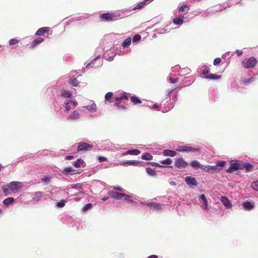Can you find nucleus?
Masks as SVG:
<instances>
[{
  "label": "nucleus",
  "mask_w": 258,
  "mask_h": 258,
  "mask_svg": "<svg viewBox=\"0 0 258 258\" xmlns=\"http://www.w3.org/2000/svg\"><path fill=\"white\" fill-rule=\"evenodd\" d=\"M257 60L254 57H250L244 59L242 61V66L246 69L253 68L257 64Z\"/></svg>",
  "instance_id": "f257e3e1"
},
{
  "label": "nucleus",
  "mask_w": 258,
  "mask_h": 258,
  "mask_svg": "<svg viewBox=\"0 0 258 258\" xmlns=\"http://www.w3.org/2000/svg\"><path fill=\"white\" fill-rule=\"evenodd\" d=\"M100 18L102 20L106 21L115 20L116 19V16L114 13H103L100 16Z\"/></svg>",
  "instance_id": "f03ea898"
},
{
  "label": "nucleus",
  "mask_w": 258,
  "mask_h": 258,
  "mask_svg": "<svg viewBox=\"0 0 258 258\" xmlns=\"http://www.w3.org/2000/svg\"><path fill=\"white\" fill-rule=\"evenodd\" d=\"M23 186V184L21 182L13 181L10 183L9 187L11 190L14 191L21 189Z\"/></svg>",
  "instance_id": "7ed1b4c3"
},
{
  "label": "nucleus",
  "mask_w": 258,
  "mask_h": 258,
  "mask_svg": "<svg viewBox=\"0 0 258 258\" xmlns=\"http://www.w3.org/2000/svg\"><path fill=\"white\" fill-rule=\"evenodd\" d=\"M185 181L190 187L197 186L198 184L196 179L192 176H186L185 177Z\"/></svg>",
  "instance_id": "20e7f679"
},
{
  "label": "nucleus",
  "mask_w": 258,
  "mask_h": 258,
  "mask_svg": "<svg viewBox=\"0 0 258 258\" xmlns=\"http://www.w3.org/2000/svg\"><path fill=\"white\" fill-rule=\"evenodd\" d=\"M230 166L228 169L226 170L227 172L232 173L234 171L238 170V161L232 160L230 162Z\"/></svg>",
  "instance_id": "39448f33"
},
{
  "label": "nucleus",
  "mask_w": 258,
  "mask_h": 258,
  "mask_svg": "<svg viewBox=\"0 0 258 258\" xmlns=\"http://www.w3.org/2000/svg\"><path fill=\"white\" fill-rule=\"evenodd\" d=\"M92 146L86 143L85 142H82L79 144L78 148H77V151H88L90 149L92 148Z\"/></svg>",
  "instance_id": "423d86ee"
},
{
  "label": "nucleus",
  "mask_w": 258,
  "mask_h": 258,
  "mask_svg": "<svg viewBox=\"0 0 258 258\" xmlns=\"http://www.w3.org/2000/svg\"><path fill=\"white\" fill-rule=\"evenodd\" d=\"M108 195L112 198L117 200H120L122 198L123 193L117 192L112 190H109L108 192Z\"/></svg>",
  "instance_id": "0eeeda50"
},
{
  "label": "nucleus",
  "mask_w": 258,
  "mask_h": 258,
  "mask_svg": "<svg viewBox=\"0 0 258 258\" xmlns=\"http://www.w3.org/2000/svg\"><path fill=\"white\" fill-rule=\"evenodd\" d=\"M147 206L152 207L153 210L158 211L162 209V207L164 206V205L153 202L147 203Z\"/></svg>",
  "instance_id": "6e6552de"
},
{
  "label": "nucleus",
  "mask_w": 258,
  "mask_h": 258,
  "mask_svg": "<svg viewBox=\"0 0 258 258\" xmlns=\"http://www.w3.org/2000/svg\"><path fill=\"white\" fill-rule=\"evenodd\" d=\"M44 41V39L38 37L35 39H34L31 43L30 48H34L35 47H36L38 44L40 43L43 42Z\"/></svg>",
  "instance_id": "1a4fd4ad"
},
{
  "label": "nucleus",
  "mask_w": 258,
  "mask_h": 258,
  "mask_svg": "<svg viewBox=\"0 0 258 258\" xmlns=\"http://www.w3.org/2000/svg\"><path fill=\"white\" fill-rule=\"evenodd\" d=\"M243 208L247 210H251L254 208L253 202H251L248 201L243 202L242 203Z\"/></svg>",
  "instance_id": "9d476101"
},
{
  "label": "nucleus",
  "mask_w": 258,
  "mask_h": 258,
  "mask_svg": "<svg viewBox=\"0 0 258 258\" xmlns=\"http://www.w3.org/2000/svg\"><path fill=\"white\" fill-rule=\"evenodd\" d=\"M130 96L131 95L130 93L126 92H123L121 94L119 97H115L114 100L115 101H121L123 99L127 100L128 99V97H130Z\"/></svg>",
  "instance_id": "9b49d317"
},
{
  "label": "nucleus",
  "mask_w": 258,
  "mask_h": 258,
  "mask_svg": "<svg viewBox=\"0 0 258 258\" xmlns=\"http://www.w3.org/2000/svg\"><path fill=\"white\" fill-rule=\"evenodd\" d=\"M63 171L66 174H75L77 173H80V172L78 170L73 169L72 167H67L64 168Z\"/></svg>",
  "instance_id": "f8f14e48"
},
{
  "label": "nucleus",
  "mask_w": 258,
  "mask_h": 258,
  "mask_svg": "<svg viewBox=\"0 0 258 258\" xmlns=\"http://www.w3.org/2000/svg\"><path fill=\"white\" fill-rule=\"evenodd\" d=\"M50 30L49 27H44L39 28L36 32L35 34L37 36H41L44 33H47Z\"/></svg>",
  "instance_id": "ddd939ff"
},
{
  "label": "nucleus",
  "mask_w": 258,
  "mask_h": 258,
  "mask_svg": "<svg viewBox=\"0 0 258 258\" xmlns=\"http://www.w3.org/2000/svg\"><path fill=\"white\" fill-rule=\"evenodd\" d=\"M80 114L77 111H74L68 117L69 120H77L80 118Z\"/></svg>",
  "instance_id": "4468645a"
},
{
  "label": "nucleus",
  "mask_w": 258,
  "mask_h": 258,
  "mask_svg": "<svg viewBox=\"0 0 258 258\" xmlns=\"http://www.w3.org/2000/svg\"><path fill=\"white\" fill-rule=\"evenodd\" d=\"M221 202L227 208H230L232 207L229 199L225 196L221 197Z\"/></svg>",
  "instance_id": "2eb2a0df"
},
{
  "label": "nucleus",
  "mask_w": 258,
  "mask_h": 258,
  "mask_svg": "<svg viewBox=\"0 0 258 258\" xmlns=\"http://www.w3.org/2000/svg\"><path fill=\"white\" fill-rule=\"evenodd\" d=\"M121 101H115L114 105L117 107V109L119 111H126L127 110V108L126 107H125L124 105H122L120 104Z\"/></svg>",
  "instance_id": "dca6fc26"
},
{
  "label": "nucleus",
  "mask_w": 258,
  "mask_h": 258,
  "mask_svg": "<svg viewBox=\"0 0 258 258\" xmlns=\"http://www.w3.org/2000/svg\"><path fill=\"white\" fill-rule=\"evenodd\" d=\"M141 153V151L138 149H133L127 151L126 152L123 153V155H137Z\"/></svg>",
  "instance_id": "f3484780"
},
{
  "label": "nucleus",
  "mask_w": 258,
  "mask_h": 258,
  "mask_svg": "<svg viewBox=\"0 0 258 258\" xmlns=\"http://www.w3.org/2000/svg\"><path fill=\"white\" fill-rule=\"evenodd\" d=\"M43 196V192L42 191H37L35 193L33 198V200L36 201H40Z\"/></svg>",
  "instance_id": "a211bd4d"
},
{
  "label": "nucleus",
  "mask_w": 258,
  "mask_h": 258,
  "mask_svg": "<svg viewBox=\"0 0 258 258\" xmlns=\"http://www.w3.org/2000/svg\"><path fill=\"white\" fill-rule=\"evenodd\" d=\"M176 154V152L174 151L170 150H165L163 151V155L164 156H169L170 157L174 156Z\"/></svg>",
  "instance_id": "6ab92c4d"
},
{
  "label": "nucleus",
  "mask_w": 258,
  "mask_h": 258,
  "mask_svg": "<svg viewBox=\"0 0 258 258\" xmlns=\"http://www.w3.org/2000/svg\"><path fill=\"white\" fill-rule=\"evenodd\" d=\"M61 94L62 96L66 98H70L72 96L71 91L66 89H62Z\"/></svg>",
  "instance_id": "aec40b11"
},
{
  "label": "nucleus",
  "mask_w": 258,
  "mask_h": 258,
  "mask_svg": "<svg viewBox=\"0 0 258 258\" xmlns=\"http://www.w3.org/2000/svg\"><path fill=\"white\" fill-rule=\"evenodd\" d=\"M200 198L202 200V201H203V203H204L203 207H204L205 209L207 210L208 207V201L207 200L206 197H205V196L204 195L202 194L201 195Z\"/></svg>",
  "instance_id": "412c9836"
},
{
  "label": "nucleus",
  "mask_w": 258,
  "mask_h": 258,
  "mask_svg": "<svg viewBox=\"0 0 258 258\" xmlns=\"http://www.w3.org/2000/svg\"><path fill=\"white\" fill-rule=\"evenodd\" d=\"M194 150V149L188 147H178V152H189Z\"/></svg>",
  "instance_id": "4be33fe9"
},
{
  "label": "nucleus",
  "mask_w": 258,
  "mask_h": 258,
  "mask_svg": "<svg viewBox=\"0 0 258 258\" xmlns=\"http://www.w3.org/2000/svg\"><path fill=\"white\" fill-rule=\"evenodd\" d=\"M113 94L112 92H108L105 95V99L106 101H108L109 102L111 103L112 102V97H113Z\"/></svg>",
  "instance_id": "5701e85b"
},
{
  "label": "nucleus",
  "mask_w": 258,
  "mask_h": 258,
  "mask_svg": "<svg viewBox=\"0 0 258 258\" xmlns=\"http://www.w3.org/2000/svg\"><path fill=\"white\" fill-rule=\"evenodd\" d=\"M146 172L149 174L150 176H154L157 175V172L156 170L152 169L150 167H148L146 168Z\"/></svg>",
  "instance_id": "b1692460"
},
{
  "label": "nucleus",
  "mask_w": 258,
  "mask_h": 258,
  "mask_svg": "<svg viewBox=\"0 0 258 258\" xmlns=\"http://www.w3.org/2000/svg\"><path fill=\"white\" fill-rule=\"evenodd\" d=\"M130 99H131V102H133L135 104H139L142 102L141 100L136 96H131L130 97Z\"/></svg>",
  "instance_id": "393cba45"
},
{
  "label": "nucleus",
  "mask_w": 258,
  "mask_h": 258,
  "mask_svg": "<svg viewBox=\"0 0 258 258\" xmlns=\"http://www.w3.org/2000/svg\"><path fill=\"white\" fill-rule=\"evenodd\" d=\"M187 165V162L184 161L182 158H178V168L185 167Z\"/></svg>",
  "instance_id": "a878e982"
},
{
  "label": "nucleus",
  "mask_w": 258,
  "mask_h": 258,
  "mask_svg": "<svg viewBox=\"0 0 258 258\" xmlns=\"http://www.w3.org/2000/svg\"><path fill=\"white\" fill-rule=\"evenodd\" d=\"M14 202V199L12 197H9L4 200L3 204L5 205H8L9 204L13 203Z\"/></svg>",
  "instance_id": "bb28decb"
},
{
  "label": "nucleus",
  "mask_w": 258,
  "mask_h": 258,
  "mask_svg": "<svg viewBox=\"0 0 258 258\" xmlns=\"http://www.w3.org/2000/svg\"><path fill=\"white\" fill-rule=\"evenodd\" d=\"M142 159L143 160H151L153 159V156L149 153H146L142 155Z\"/></svg>",
  "instance_id": "cd10ccee"
},
{
  "label": "nucleus",
  "mask_w": 258,
  "mask_h": 258,
  "mask_svg": "<svg viewBox=\"0 0 258 258\" xmlns=\"http://www.w3.org/2000/svg\"><path fill=\"white\" fill-rule=\"evenodd\" d=\"M190 165L192 167L194 168H200V163L197 160H194L190 162Z\"/></svg>",
  "instance_id": "c85d7f7f"
},
{
  "label": "nucleus",
  "mask_w": 258,
  "mask_h": 258,
  "mask_svg": "<svg viewBox=\"0 0 258 258\" xmlns=\"http://www.w3.org/2000/svg\"><path fill=\"white\" fill-rule=\"evenodd\" d=\"M200 168L203 171L208 172H212L211 167L210 165H201L200 166Z\"/></svg>",
  "instance_id": "c756f323"
},
{
  "label": "nucleus",
  "mask_w": 258,
  "mask_h": 258,
  "mask_svg": "<svg viewBox=\"0 0 258 258\" xmlns=\"http://www.w3.org/2000/svg\"><path fill=\"white\" fill-rule=\"evenodd\" d=\"M131 43V38H126L122 44V46L123 47H128Z\"/></svg>",
  "instance_id": "7c9ffc66"
},
{
  "label": "nucleus",
  "mask_w": 258,
  "mask_h": 258,
  "mask_svg": "<svg viewBox=\"0 0 258 258\" xmlns=\"http://www.w3.org/2000/svg\"><path fill=\"white\" fill-rule=\"evenodd\" d=\"M146 3L145 2V1L144 2H142L140 3L139 4H138L136 6H135L133 10H137L141 9L144 6V5H145Z\"/></svg>",
  "instance_id": "2f4dec72"
},
{
  "label": "nucleus",
  "mask_w": 258,
  "mask_h": 258,
  "mask_svg": "<svg viewBox=\"0 0 258 258\" xmlns=\"http://www.w3.org/2000/svg\"><path fill=\"white\" fill-rule=\"evenodd\" d=\"M221 78L220 75H216V74H209L208 79L210 80H217Z\"/></svg>",
  "instance_id": "473e14b6"
},
{
  "label": "nucleus",
  "mask_w": 258,
  "mask_h": 258,
  "mask_svg": "<svg viewBox=\"0 0 258 258\" xmlns=\"http://www.w3.org/2000/svg\"><path fill=\"white\" fill-rule=\"evenodd\" d=\"M253 168V166L249 163H246L244 167V169L247 172L250 171Z\"/></svg>",
  "instance_id": "72a5a7b5"
},
{
  "label": "nucleus",
  "mask_w": 258,
  "mask_h": 258,
  "mask_svg": "<svg viewBox=\"0 0 258 258\" xmlns=\"http://www.w3.org/2000/svg\"><path fill=\"white\" fill-rule=\"evenodd\" d=\"M83 163V160L81 159H77L74 163V166L79 168Z\"/></svg>",
  "instance_id": "f704fd0d"
},
{
  "label": "nucleus",
  "mask_w": 258,
  "mask_h": 258,
  "mask_svg": "<svg viewBox=\"0 0 258 258\" xmlns=\"http://www.w3.org/2000/svg\"><path fill=\"white\" fill-rule=\"evenodd\" d=\"M189 6H188L186 5H183L181 6L179 8V11L181 12H185L189 10Z\"/></svg>",
  "instance_id": "c9c22d12"
},
{
  "label": "nucleus",
  "mask_w": 258,
  "mask_h": 258,
  "mask_svg": "<svg viewBox=\"0 0 258 258\" xmlns=\"http://www.w3.org/2000/svg\"><path fill=\"white\" fill-rule=\"evenodd\" d=\"M122 198H123V200L127 202H133L130 195L123 193V196H122Z\"/></svg>",
  "instance_id": "e433bc0d"
},
{
  "label": "nucleus",
  "mask_w": 258,
  "mask_h": 258,
  "mask_svg": "<svg viewBox=\"0 0 258 258\" xmlns=\"http://www.w3.org/2000/svg\"><path fill=\"white\" fill-rule=\"evenodd\" d=\"M160 163L163 165H169L172 163V160L170 158H167L165 160L160 161Z\"/></svg>",
  "instance_id": "4c0bfd02"
},
{
  "label": "nucleus",
  "mask_w": 258,
  "mask_h": 258,
  "mask_svg": "<svg viewBox=\"0 0 258 258\" xmlns=\"http://www.w3.org/2000/svg\"><path fill=\"white\" fill-rule=\"evenodd\" d=\"M245 164L246 163H244L241 161H238V169L244 170Z\"/></svg>",
  "instance_id": "58836bf2"
},
{
  "label": "nucleus",
  "mask_w": 258,
  "mask_h": 258,
  "mask_svg": "<svg viewBox=\"0 0 258 258\" xmlns=\"http://www.w3.org/2000/svg\"><path fill=\"white\" fill-rule=\"evenodd\" d=\"M202 74L205 76V78L208 79L209 74H210V72H209V69L206 68V69H204Z\"/></svg>",
  "instance_id": "ea45409f"
},
{
  "label": "nucleus",
  "mask_w": 258,
  "mask_h": 258,
  "mask_svg": "<svg viewBox=\"0 0 258 258\" xmlns=\"http://www.w3.org/2000/svg\"><path fill=\"white\" fill-rule=\"evenodd\" d=\"M51 179V177L44 176V177L41 179V181L45 182L46 184H48L50 182Z\"/></svg>",
  "instance_id": "a19ab883"
},
{
  "label": "nucleus",
  "mask_w": 258,
  "mask_h": 258,
  "mask_svg": "<svg viewBox=\"0 0 258 258\" xmlns=\"http://www.w3.org/2000/svg\"><path fill=\"white\" fill-rule=\"evenodd\" d=\"M70 82L71 84L75 87H77L79 84V82H78V80L76 78L71 80Z\"/></svg>",
  "instance_id": "79ce46f5"
},
{
  "label": "nucleus",
  "mask_w": 258,
  "mask_h": 258,
  "mask_svg": "<svg viewBox=\"0 0 258 258\" xmlns=\"http://www.w3.org/2000/svg\"><path fill=\"white\" fill-rule=\"evenodd\" d=\"M226 163V162L224 161H219L218 162H217V164L218 165V167H220V168H219V170L221 169L224 166Z\"/></svg>",
  "instance_id": "37998d69"
},
{
  "label": "nucleus",
  "mask_w": 258,
  "mask_h": 258,
  "mask_svg": "<svg viewBox=\"0 0 258 258\" xmlns=\"http://www.w3.org/2000/svg\"><path fill=\"white\" fill-rule=\"evenodd\" d=\"M141 35H139V34H137V35H135L133 38V41L134 42H137L138 41H139L140 40H141Z\"/></svg>",
  "instance_id": "c03bdc74"
},
{
  "label": "nucleus",
  "mask_w": 258,
  "mask_h": 258,
  "mask_svg": "<svg viewBox=\"0 0 258 258\" xmlns=\"http://www.w3.org/2000/svg\"><path fill=\"white\" fill-rule=\"evenodd\" d=\"M9 185H5L3 186L2 189L5 195H7V194L9 192Z\"/></svg>",
  "instance_id": "a18cd8bd"
},
{
  "label": "nucleus",
  "mask_w": 258,
  "mask_h": 258,
  "mask_svg": "<svg viewBox=\"0 0 258 258\" xmlns=\"http://www.w3.org/2000/svg\"><path fill=\"white\" fill-rule=\"evenodd\" d=\"M111 188L116 191H123L124 190L120 186H113L111 187Z\"/></svg>",
  "instance_id": "49530a36"
},
{
  "label": "nucleus",
  "mask_w": 258,
  "mask_h": 258,
  "mask_svg": "<svg viewBox=\"0 0 258 258\" xmlns=\"http://www.w3.org/2000/svg\"><path fill=\"white\" fill-rule=\"evenodd\" d=\"M92 207V204L91 203L86 204L83 208V210L86 211Z\"/></svg>",
  "instance_id": "de8ad7c7"
},
{
  "label": "nucleus",
  "mask_w": 258,
  "mask_h": 258,
  "mask_svg": "<svg viewBox=\"0 0 258 258\" xmlns=\"http://www.w3.org/2000/svg\"><path fill=\"white\" fill-rule=\"evenodd\" d=\"M221 59L219 57L216 58L214 60V65L217 66L219 65L221 62Z\"/></svg>",
  "instance_id": "09e8293b"
},
{
  "label": "nucleus",
  "mask_w": 258,
  "mask_h": 258,
  "mask_svg": "<svg viewBox=\"0 0 258 258\" xmlns=\"http://www.w3.org/2000/svg\"><path fill=\"white\" fill-rule=\"evenodd\" d=\"M70 106H69V102H67L65 104V110H64V112L66 113H68L70 111Z\"/></svg>",
  "instance_id": "8fccbe9b"
},
{
  "label": "nucleus",
  "mask_w": 258,
  "mask_h": 258,
  "mask_svg": "<svg viewBox=\"0 0 258 258\" xmlns=\"http://www.w3.org/2000/svg\"><path fill=\"white\" fill-rule=\"evenodd\" d=\"M18 40L16 39H11L9 41V44L10 45H14L17 44L18 42Z\"/></svg>",
  "instance_id": "3c124183"
},
{
  "label": "nucleus",
  "mask_w": 258,
  "mask_h": 258,
  "mask_svg": "<svg viewBox=\"0 0 258 258\" xmlns=\"http://www.w3.org/2000/svg\"><path fill=\"white\" fill-rule=\"evenodd\" d=\"M128 164L131 165H135L140 163V161L137 160H128Z\"/></svg>",
  "instance_id": "603ef678"
},
{
  "label": "nucleus",
  "mask_w": 258,
  "mask_h": 258,
  "mask_svg": "<svg viewBox=\"0 0 258 258\" xmlns=\"http://www.w3.org/2000/svg\"><path fill=\"white\" fill-rule=\"evenodd\" d=\"M65 205V202L64 201L58 202L57 203V206L59 208H62Z\"/></svg>",
  "instance_id": "864d4df0"
},
{
  "label": "nucleus",
  "mask_w": 258,
  "mask_h": 258,
  "mask_svg": "<svg viewBox=\"0 0 258 258\" xmlns=\"http://www.w3.org/2000/svg\"><path fill=\"white\" fill-rule=\"evenodd\" d=\"M184 18V17L183 16H178V25H181L183 21V19Z\"/></svg>",
  "instance_id": "5fc2aeb1"
},
{
  "label": "nucleus",
  "mask_w": 258,
  "mask_h": 258,
  "mask_svg": "<svg viewBox=\"0 0 258 258\" xmlns=\"http://www.w3.org/2000/svg\"><path fill=\"white\" fill-rule=\"evenodd\" d=\"M211 167L212 172H213L215 171H216V170H217L218 169H219V168H218L217 164H216L215 166H211Z\"/></svg>",
  "instance_id": "6e6d98bb"
},
{
  "label": "nucleus",
  "mask_w": 258,
  "mask_h": 258,
  "mask_svg": "<svg viewBox=\"0 0 258 258\" xmlns=\"http://www.w3.org/2000/svg\"><path fill=\"white\" fill-rule=\"evenodd\" d=\"M98 159L99 162H103L107 160L106 157L103 156H99Z\"/></svg>",
  "instance_id": "4d7b16f0"
},
{
  "label": "nucleus",
  "mask_w": 258,
  "mask_h": 258,
  "mask_svg": "<svg viewBox=\"0 0 258 258\" xmlns=\"http://www.w3.org/2000/svg\"><path fill=\"white\" fill-rule=\"evenodd\" d=\"M150 164H151V165L155 166L156 167H166L165 166L160 165L159 164L155 162H151Z\"/></svg>",
  "instance_id": "13d9d810"
},
{
  "label": "nucleus",
  "mask_w": 258,
  "mask_h": 258,
  "mask_svg": "<svg viewBox=\"0 0 258 258\" xmlns=\"http://www.w3.org/2000/svg\"><path fill=\"white\" fill-rule=\"evenodd\" d=\"M169 184L171 185H172V186H175L176 183V182L173 181V180H172L171 179L169 180Z\"/></svg>",
  "instance_id": "bf43d9fd"
},
{
  "label": "nucleus",
  "mask_w": 258,
  "mask_h": 258,
  "mask_svg": "<svg viewBox=\"0 0 258 258\" xmlns=\"http://www.w3.org/2000/svg\"><path fill=\"white\" fill-rule=\"evenodd\" d=\"M169 80L170 81V82L172 83H174L176 82L177 79L176 78H173L172 77L169 78Z\"/></svg>",
  "instance_id": "052dcab7"
},
{
  "label": "nucleus",
  "mask_w": 258,
  "mask_h": 258,
  "mask_svg": "<svg viewBox=\"0 0 258 258\" xmlns=\"http://www.w3.org/2000/svg\"><path fill=\"white\" fill-rule=\"evenodd\" d=\"M236 52L238 56H240L242 54V51L240 50H236Z\"/></svg>",
  "instance_id": "680f3d73"
},
{
  "label": "nucleus",
  "mask_w": 258,
  "mask_h": 258,
  "mask_svg": "<svg viewBox=\"0 0 258 258\" xmlns=\"http://www.w3.org/2000/svg\"><path fill=\"white\" fill-rule=\"evenodd\" d=\"M69 103H72L75 106H76L77 105V103L76 101H73L72 100H69Z\"/></svg>",
  "instance_id": "e2e57ef3"
},
{
  "label": "nucleus",
  "mask_w": 258,
  "mask_h": 258,
  "mask_svg": "<svg viewBox=\"0 0 258 258\" xmlns=\"http://www.w3.org/2000/svg\"><path fill=\"white\" fill-rule=\"evenodd\" d=\"M74 158V156H71V155H69V156H66V159H67V160H72Z\"/></svg>",
  "instance_id": "0e129e2a"
},
{
  "label": "nucleus",
  "mask_w": 258,
  "mask_h": 258,
  "mask_svg": "<svg viewBox=\"0 0 258 258\" xmlns=\"http://www.w3.org/2000/svg\"><path fill=\"white\" fill-rule=\"evenodd\" d=\"M147 258H158L156 255H151L149 256Z\"/></svg>",
  "instance_id": "69168bd1"
},
{
  "label": "nucleus",
  "mask_w": 258,
  "mask_h": 258,
  "mask_svg": "<svg viewBox=\"0 0 258 258\" xmlns=\"http://www.w3.org/2000/svg\"><path fill=\"white\" fill-rule=\"evenodd\" d=\"M173 22L175 24L177 25V18H174L173 20Z\"/></svg>",
  "instance_id": "338daca9"
},
{
  "label": "nucleus",
  "mask_w": 258,
  "mask_h": 258,
  "mask_svg": "<svg viewBox=\"0 0 258 258\" xmlns=\"http://www.w3.org/2000/svg\"><path fill=\"white\" fill-rule=\"evenodd\" d=\"M95 107V105L92 104L90 105L89 108V110L94 109V107Z\"/></svg>",
  "instance_id": "774afa93"
}]
</instances>
